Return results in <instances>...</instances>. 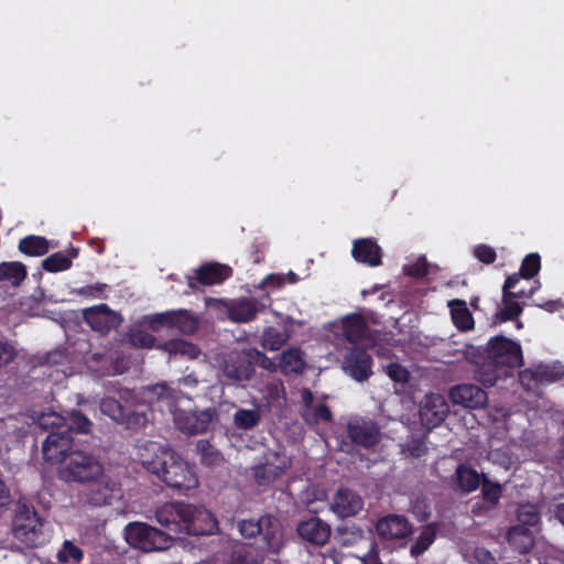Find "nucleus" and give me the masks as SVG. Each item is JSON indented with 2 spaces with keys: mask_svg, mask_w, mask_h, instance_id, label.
I'll use <instances>...</instances> for the list:
<instances>
[{
  "mask_svg": "<svg viewBox=\"0 0 564 564\" xmlns=\"http://www.w3.org/2000/svg\"><path fill=\"white\" fill-rule=\"evenodd\" d=\"M141 463L149 473L155 475L167 487L191 490L198 486L194 466L170 447L150 443L141 453Z\"/></svg>",
  "mask_w": 564,
  "mask_h": 564,
  "instance_id": "1",
  "label": "nucleus"
},
{
  "mask_svg": "<svg viewBox=\"0 0 564 564\" xmlns=\"http://www.w3.org/2000/svg\"><path fill=\"white\" fill-rule=\"evenodd\" d=\"M154 518L159 524L176 534L209 535L218 529L217 520L206 508L180 501L158 507Z\"/></svg>",
  "mask_w": 564,
  "mask_h": 564,
  "instance_id": "2",
  "label": "nucleus"
},
{
  "mask_svg": "<svg viewBox=\"0 0 564 564\" xmlns=\"http://www.w3.org/2000/svg\"><path fill=\"white\" fill-rule=\"evenodd\" d=\"M159 402H164L167 410L174 415L176 427L188 435H196L208 430L216 411L212 408L202 411H184L177 409V402L184 397L183 392L171 388L167 383H156L150 389Z\"/></svg>",
  "mask_w": 564,
  "mask_h": 564,
  "instance_id": "3",
  "label": "nucleus"
},
{
  "mask_svg": "<svg viewBox=\"0 0 564 564\" xmlns=\"http://www.w3.org/2000/svg\"><path fill=\"white\" fill-rule=\"evenodd\" d=\"M99 409L102 414L109 416L129 430H140L149 421V406L143 402L139 393L132 389L122 388L116 397H105L100 400Z\"/></svg>",
  "mask_w": 564,
  "mask_h": 564,
  "instance_id": "4",
  "label": "nucleus"
},
{
  "mask_svg": "<svg viewBox=\"0 0 564 564\" xmlns=\"http://www.w3.org/2000/svg\"><path fill=\"white\" fill-rule=\"evenodd\" d=\"M58 478L65 482L95 484L104 475V466L91 453L76 448L58 467Z\"/></svg>",
  "mask_w": 564,
  "mask_h": 564,
  "instance_id": "5",
  "label": "nucleus"
},
{
  "mask_svg": "<svg viewBox=\"0 0 564 564\" xmlns=\"http://www.w3.org/2000/svg\"><path fill=\"white\" fill-rule=\"evenodd\" d=\"M240 534L246 539L261 536V549L265 553L278 554L284 545L283 528L279 519L265 514L259 519H245L238 523Z\"/></svg>",
  "mask_w": 564,
  "mask_h": 564,
  "instance_id": "6",
  "label": "nucleus"
},
{
  "mask_svg": "<svg viewBox=\"0 0 564 564\" xmlns=\"http://www.w3.org/2000/svg\"><path fill=\"white\" fill-rule=\"evenodd\" d=\"M44 521L33 507L22 505L13 519V534L30 547H37L46 541L43 532Z\"/></svg>",
  "mask_w": 564,
  "mask_h": 564,
  "instance_id": "7",
  "label": "nucleus"
},
{
  "mask_svg": "<svg viewBox=\"0 0 564 564\" xmlns=\"http://www.w3.org/2000/svg\"><path fill=\"white\" fill-rule=\"evenodd\" d=\"M128 543L143 552L164 551L173 543L169 533L144 522H131L126 527Z\"/></svg>",
  "mask_w": 564,
  "mask_h": 564,
  "instance_id": "8",
  "label": "nucleus"
},
{
  "mask_svg": "<svg viewBox=\"0 0 564 564\" xmlns=\"http://www.w3.org/2000/svg\"><path fill=\"white\" fill-rule=\"evenodd\" d=\"M484 355L508 371L523 365L521 345L502 335L491 337L484 349Z\"/></svg>",
  "mask_w": 564,
  "mask_h": 564,
  "instance_id": "9",
  "label": "nucleus"
},
{
  "mask_svg": "<svg viewBox=\"0 0 564 564\" xmlns=\"http://www.w3.org/2000/svg\"><path fill=\"white\" fill-rule=\"evenodd\" d=\"M220 370L221 377L219 382L221 386H234L249 381L256 371L247 356V349L225 358Z\"/></svg>",
  "mask_w": 564,
  "mask_h": 564,
  "instance_id": "10",
  "label": "nucleus"
},
{
  "mask_svg": "<svg viewBox=\"0 0 564 564\" xmlns=\"http://www.w3.org/2000/svg\"><path fill=\"white\" fill-rule=\"evenodd\" d=\"M75 449L73 436L67 430L51 431L42 445L43 458L51 464H63L68 453Z\"/></svg>",
  "mask_w": 564,
  "mask_h": 564,
  "instance_id": "11",
  "label": "nucleus"
},
{
  "mask_svg": "<svg viewBox=\"0 0 564 564\" xmlns=\"http://www.w3.org/2000/svg\"><path fill=\"white\" fill-rule=\"evenodd\" d=\"M82 314L91 329L101 335H107L111 329L119 327L123 321L122 316L107 304L86 307L82 311Z\"/></svg>",
  "mask_w": 564,
  "mask_h": 564,
  "instance_id": "12",
  "label": "nucleus"
},
{
  "mask_svg": "<svg viewBox=\"0 0 564 564\" xmlns=\"http://www.w3.org/2000/svg\"><path fill=\"white\" fill-rule=\"evenodd\" d=\"M347 437L350 443L364 448L376 446L381 440L378 424L365 417H354L347 424Z\"/></svg>",
  "mask_w": 564,
  "mask_h": 564,
  "instance_id": "13",
  "label": "nucleus"
},
{
  "mask_svg": "<svg viewBox=\"0 0 564 564\" xmlns=\"http://www.w3.org/2000/svg\"><path fill=\"white\" fill-rule=\"evenodd\" d=\"M467 358L478 365L475 370V378L485 387H494L497 381L508 375V370L488 359L480 348L471 347L467 351Z\"/></svg>",
  "mask_w": 564,
  "mask_h": 564,
  "instance_id": "14",
  "label": "nucleus"
},
{
  "mask_svg": "<svg viewBox=\"0 0 564 564\" xmlns=\"http://www.w3.org/2000/svg\"><path fill=\"white\" fill-rule=\"evenodd\" d=\"M449 412L445 398L440 393L427 394L420 405V420L427 430L440 426Z\"/></svg>",
  "mask_w": 564,
  "mask_h": 564,
  "instance_id": "15",
  "label": "nucleus"
},
{
  "mask_svg": "<svg viewBox=\"0 0 564 564\" xmlns=\"http://www.w3.org/2000/svg\"><path fill=\"white\" fill-rule=\"evenodd\" d=\"M343 370L358 382L366 381L372 375V358L365 349L354 347L344 357Z\"/></svg>",
  "mask_w": 564,
  "mask_h": 564,
  "instance_id": "16",
  "label": "nucleus"
},
{
  "mask_svg": "<svg viewBox=\"0 0 564 564\" xmlns=\"http://www.w3.org/2000/svg\"><path fill=\"white\" fill-rule=\"evenodd\" d=\"M301 416L307 425L314 426L322 422H333V413L329 406L324 401L315 402V398L310 389L304 388L301 391Z\"/></svg>",
  "mask_w": 564,
  "mask_h": 564,
  "instance_id": "17",
  "label": "nucleus"
},
{
  "mask_svg": "<svg viewBox=\"0 0 564 564\" xmlns=\"http://www.w3.org/2000/svg\"><path fill=\"white\" fill-rule=\"evenodd\" d=\"M564 371L561 367L551 365H538L522 370L519 375L520 381L525 389L530 390L532 383L550 384L562 379Z\"/></svg>",
  "mask_w": 564,
  "mask_h": 564,
  "instance_id": "18",
  "label": "nucleus"
},
{
  "mask_svg": "<svg viewBox=\"0 0 564 564\" xmlns=\"http://www.w3.org/2000/svg\"><path fill=\"white\" fill-rule=\"evenodd\" d=\"M196 276H187L191 289H196V283L202 285L220 284L232 274V269L226 264L206 263L195 270Z\"/></svg>",
  "mask_w": 564,
  "mask_h": 564,
  "instance_id": "19",
  "label": "nucleus"
},
{
  "mask_svg": "<svg viewBox=\"0 0 564 564\" xmlns=\"http://www.w3.org/2000/svg\"><path fill=\"white\" fill-rule=\"evenodd\" d=\"M376 530L381 539L402 540L412 533V525L404 516L388 514L377 522Z\"/></svg>",
  "mask_w": 564,
  "mask_h": 564,
  "instance_id": "20",
  "label": "nucleus"
},
{
  "mask_svg": "<svg viewBox=\"0 0 564 564\" xmlns=\"http://www.w3.org/2000/svg\"><path fill=\"white\" fill-rule=\"evenodd\" d=\"M451 399L456 404L469 409H480L487 404V393L475 384H458L449 391Z\"/></svg>",
  "mask_w": 564,
  "mask_h": 564,
  "instance_id": "21",
  "label": "nucleus"
},
{
  "mask_svg": "<svg viewBox=\"0 0 564 564\" xmlns=\"http://www.w3.org/2000/svg\"><path fill=\"white\" fill-rule=\"evenodd\" d=\"M362 508L361 498L348 488L339 489L332 502V510L341 519L352 517Z\"/></svg>",
  "mask_w": 564,
  "mask_h": 564,
  "instance_id": "22",
  "label": "nucleus"
},
{
  "mask_svg": "<svg viewBox=\"0 0 564 564\" xmlns=\"http://www.w3.org/2000/svg\"><path fill=\"white\" fill-rule=\"evenodd\" d=\"M299 535L317 545H324L330 536V527L319 518L312 517L297 525Z\"/></svg>",
  "mask_w": 564,
  "mask_h": 564,
  "instance_id": "23",
  "label": "nucleus"
},
{
  "mask_svg": "<svg viewBox=\"0 0 564 564\" xmlns=\"http://www.w3.org/2000/svg\"><path fill=\"white\" fill-rule=\"evenodd\" d=\"M264 310V305L260 304L253 297H242L230 304L228 307V316L236 323H248L256 318L259 312Z\"/></svg>",
  "mask_w": 564,
  "mask_h": 564,
  "instance_id": "24",
  "label": "nucleus"
},
{
  "mask_svg": "<svg viewBox=\"0 0 564 564\" xmlns=\"http://www.w3.org/2000/svg\"><path fill=\"white\" fill-rule=\"evenodd\" d=\"M351 253L357 262L368 264L369 267L381 264V248L371 238L357 239L354 242Z\"/></svg>",
  "mask_w": 564,
  "mask_h": 564,
  "instance_id": "25",
  "label": "nucleus"
},
{
  "mask_svg": "<svg viewBox=\"0 0 564 564\" xmlns=\"http://www.w3.org/2000/svg\"><path fill=\"white\" fill-rule=\"evenodd\" d=\"M344 337L351 344H358L368 338L369 326L360 313H350L341 318Z\"/></svg>",
  "mask_w": 564,
  "mask_h": 564,
  "instance_id": "26",
  "label": "nucleus"
},
{
  "mask_svg": "<svg viewBox=\"0 0 564 564\" xmlns=\"http://www.w3.org/2000/svg\"><path fill=\"white\" fill-rule=\"evenodd\" d=\"M198 317L189 310H171L170 328L177 329L183 335H193L198 330Z\"/></svg>",
  "mask_w": 564,
  "mask_h": 564,
  "instance_id": "27",
  "label": "nucleus"
},
{
  "mask_svg": "<svg viewBox=\"0 0 564 564\" xmlns=\"http://www.w3.org/2000/svg\"><path fill=\"white\" fill-rule=\"evenodd\" d=\"M306 362L300 348L291 347L282 351L279 359V369L283 375L302 373Z\"/></svg>",
  "mask_w": 564,
  "mask_h": 564,
  "instance_id": "28",
  "label": "nucleus"
},
{
  "mask_svg": "<svg viewBox=\"0 0 564 564\" xmlns=\"http://www.w3.org/2000/svg\"><path fill=\"white\" fill-rule=\"evenodd\" d=\"M452 322L460 332L474 329L475 321L464 300L455 299L448 302Z\"/></svg>",
  "mask_w": 564,
  "mask_h": 564,
  "instance_id": "29",
  "label": "nucleus"
},
{
  "mask_svg": "<svg viewBox=\"0 0 564 564\" xmlns=\"http://www.w3.org/2000/svg\"><path fill=\"white\" fill-rule=\"evenodd\" d=\"M158 348L170 355H180L187 359H196L200 354V349L197 345L181 338L164 341L160 344Z\"/></svg>",
  "mask_w": 564,
  "mask_h": 564,
  "instance_id": "30",
  "label": "nucleus"
},
{
  "mask_svg": "<svg viewBox=\"0 0 564 564\" xmlns=\"http://www.w3.org/2000/svg\"><path fill=\"white\" fill-rule=\"evenodd\" d=\"M290 339V333L285 327L268 326L261 335V346L270 351L279 350Z\"/></svg>",
  "mask_w": 564,
  "mask_h": 564,
  "instance_id": "31",
  "label": "nucleus"
},
{
  "mask_svg": "<svg viewBox=\"0 0 564 564\" xmlns=\"http://www.w3.org/2000/svg\"><path fill=\"white\" fill-rule=\"evenodd\" d=\"M455 476L459 489L465 494L475 491L481 484V476L478 471L466 464L457 466Z\"/></svg>",
  "mask_w": 564,
  "mask_h": 564,
  "instance_id": "32",
  "label": "nucleus"
},
{
  "mask_svg": "<svg viewBox=\"0 0 564 564\" xmlns=\"http://www.w3.org/2000/svg\"><path fill=\"white\" fill-rule=\"evenodd\" d=\"M26 267L19 261L1 262L0 263V281L8 282L12 286H20L26 279Z\"/></svg>",
  "mask_w": 564,
  "mask_h": 564,
  "instance_id": "33",
  "label": "nucleus"
},
{
  "mask_svg": "<svg viewBox=\"0 0 564 564\" xmlns=\"http://www.w3.org/2000/svg\"><path fill=\"white\" fill-rule=\"evenodd\" d=\"M18 249L29 257H42L48 252L50 245L45 237L30 235L19 241Z\"/></svg>",
  "mask_w": 564,
  "mask_h": 564,
  "instance_id": "34",
  "label": "nucleus"
},
{
  "mask_svg": "<svg viewBox=\"0 0 564 564\" xmlns=\"http://www.w3.org/2000/svg\"><path fill=\"white\" fill-rule=\"evenodd\" d=\"M503 307L495 314V322L505 323L520 316L523 307L516 300L510 297L509 293H502Z\"/></svg>",
  "mask_w": 564,
  "mask_h": 564,
  "instance_id": "35",
  "label": "nucleus"
},
{
  "mask_svg": "<svg viewBox=\"0 0 564 564\" xmlns=\"http://www.w3.org/2000/svg\"><path fill=\"white\" fill-rule=\"evenodd\" d=\"M261 414L258 409H238L234 414V424L239 430H251L259 424Z\"/></svg>",
  "mask_w": 564,
  "mask_h": 564,
  "instance_id": "36",
  "label": "nucleus"
},
{
  "mask_svg": "<svg viewBox=\"0 0 564 564\" xmlns=\"http://www.w3.org/2000/svg\"><path fill=\"white\" fill-rule=\"evenodd\" d=\"M283 474V468L273 464H263L254 467V479L259 486L273 482Z\"/></svg>",
  "mask_w": 564,
  "mask_h": 564,
  "instance_id": "37",
  "label": "nucleus"
},
{
  "mask_svg": "<svg viewBox=\"0 0 564 564\" xmlns=\"http://www.w3.org/2000/svg\"><path fill=\"white\" fill-rule=\"evenodd\" d=\"M93 427V422L84 415L80 411L73 410L68 415V423L65 421L64 430L72 432L87 434Z\"/></svg>",
  "mask_w": 564,
  "mask_h": 564,
  "instance_id": "38",
  "label": "nucleus"
},
{
  "mask_svg": "<svg viewBox=\"0 0 564 564\" xmlns=\"http://www.w3.org/2000/svg\"><path fill=\"white\" fill-rule=\"evenodd\" d=\"M72 259L61 251L54 252L42 261V268L46 272H62L70 269Z\"/></svg>",
  "mask_w": 564,
  "mask_h": 564,
  "instance_id": "39",
  "label": "nucleus"
},
{
  "mask_svg": "<svg viewBox=\"0 0 564 564\" xmlns=\"http://www.w3.org/2000/svg\"><path fill=\"white\" fill-rule=\"evenodd\" d=\"M127 341L135 348L150 349L156 343L155 336L140 328H132L127 333Z\"/></svg>",
  "mask_w": 564,
  "mask_h": 564,
  "instance_id": "40",
  "label": "nucleus"
},
{
  "mask_svg": "<svg viewBox=\"0 0 564 564\" xmlns=\"http://www.w3.org/2000/svg\"><path fill=\"white\" fill-rule=\"evenodd\" d=\"M502 496V486L498 482L489 480L485 474L481 475V497L484 501L492 507L499 503Z\"/></svg>",
  "mask_w": 564,
  "mask_h": 564,
  "instance_id": "41",
  "label": "nucleus"
},
{
  "mask_svg": "<svg viewBox=\"0 0 564 564\" xmlns=\"http://www.w3.org/2000/svg\"><path fill=\"white\" fill-rule=\"evenodd\" d=\"M196 447L200 455L202 464L206 466L218 464L223 459L220 452L208 440H199Z\"/></svg>",
  "mask_w": 564,
  "mask_h": 564,
  "instance_id": "42",
  "label": "nucleus"
},
{
  "mask_svg": "<svg viewBox=\"0 0 564 564\" xmlns=\"http://www.w3.org/2000/svg\"><path fill=\"white\" fill-rule=\"evenodd\" d=\"M436 533L429 527L424 529L411 545L410 553L413 557L422 555L435 541Z\"/></svg>",
  "mask_w": 564,
  "mask_h": 564,
  "instance_id": "43",
  "label": "nucleus"
},
{
  "mask_svg": "<svg viewBox=\"0 0 564 564\" xmlns=\"http://www.w3.org/2000/svg\"><path fill=\"white\" fill-rule=\"evenodd\" d=\"M36 424L44 431H62L65 427V417L56 412L42 413Z\"/></svg>",
  "mask_w": 564,
  "mask_h": 564,
  "instance_id": "44",
  "label": "nucleus"
},
{
  "mask_svg": "<svg viewBox=\"0 0 564 564\" xmlns=\"http://www.w3.org/2000/svg\"><path fill=\"white\" fill-rule=\"evenodd\" d=\"M541 269V257L539 253L533 252L529 253L524 257L520 267V274L522 279H532L534 278Z\"/></svg>",
  "mask_w": 564,
  "mask_h": 564,
  "instance_id": "45",
  "label": "nucleus"
},
{
  "mask_svg": "<svg viewBox=\"0 0 564 564\" xmlns=\"http://www.w3.org/2000/svg\"><path fill=\"white\" fill-rule=\"evenodd\" d=\"M247 356L249 357L253 368L256 365H258L271 372L276 371L279 368V365L276 366V364L271 358H269L264 352L258 350L257 348H248Z\"/></svg>",
  "mask_w": 564,
  "mask_h": 564,
  "instance_id": "46",
  "label": "nucleus"
},
{
  "mask_svg": "<svg viewBox=\"0 0 564 564\" xmlns=\"http://www.w3.org/2000/svg\"><path fill=\"white\" fill-rule=\"evenodd\" d=\"M517 518L523 525L534 527L540 521V513L535 506L525 503L518 508Z\"/></svg>",
  "mask_w": 564,
  "mask_h": 564,
  "instance_id": "47",
  "label": "nucleus"
},
{
  "mask_svg": "<svg viewBox=\"0 0 564 564\" xmlns=\"http://www.w3.org/2000/svg\"><path fill=\"white\" fill-rule=\"evenodd\" d=\"M84 557V553L80 547L75 545L72 541H64L62 549L57 553L59 562L73 561L79 563Z\"/></svg>",
  "mask_w": 564,
  "mask_h": 564,
  "instance_id": "48",
  "label": "nucleus"
},
{
  "mask_svg": "<svg viewBox=\"0 0 564 564\" xmlns=\"http://www.w3.org/2000/svg\"><path fill=\"white\" fill-rule=\"evenodd\" d=\"M109 290V285L106 283L97 282L95 284L85 285L78 289H74L73 293L82 295L86 299H106V291Z\"/></svg>",
  "mask_w": 564,
  "mask_h": 564,
  "instance_id": "49",
  "label": "nucleus"
},
{
  "mask_svg": "<svg viewBox=\"0 0 564 564\" xmlns=\"http://www.w3.org/2000/svg\"><path fill=\"white\" fill-rule=\"evenodd\" d=\"M405 275L412 278H424L429 273V263L425 257L417 258L414 262L403 267Z\"/></svg>",
  "mask_w": 564,
  "mask_h": 564,
  "instance_id": "50",
  "label": "nucleus"
},
{
  "mask_svg": "<svg viewBox=\"0 0 564 564\" xmlns=\"http://www.w3.org/2000/svg\"><path fill=\"white\" fill-rule=\"evenodd\" d=\"M232 564H258V560L252 555V549L247 545H239L231 553Z\"/></svg>",
  "mask_w": 564,
  "mask_h": 564,
  "instance_id": "51",
  "label": "nucleus"
},
{
  "mask_svg": "<svg viewBox=\"0 0 564 564\" xmlns=\"http://www.w3.org/2000/svg\"><path fill=\"white\" fill-rule=\"evenodd\" d=\"M18 355V349L13 343L0 340V369L13 362Z\"/></svg>",
  "mask_w": 564,
  "mask_h": 564,
  "instance_id": "52",
  "label": "nucleus"
},
{
  "mask_svg": "<svg viewBox=\"0 0 564 564\" xmlns=\"http://www.w3.org/2000/svg\"><path fill=\"white\" fill-rule=\"evenodd\" d=\"M147 319H148V325L151 328V330L158 333L163 327L170 328L171 311H165V312L150 315L147 317Z\"/></svg>",
  "mask_w": 564,
  "mask_h": 564,
  "instance_id": "53",
  "label": "nucleus"
},
{
  "mask_svg": "<svg viewBox=\"0 0 564 564\" xmlns=\"http://www.w3.org/2000/svg\"><path fill=\"white\" fill-rule=\"evenodd\" d=\"M474 256L484 264H491L497 259V252L496 250L485 243H480L475 247L474 249Z\"/></svg>",
  "mask_w": 564,
  "mask_h": 564,
  "instance_id": "54",
  "label": "nucleus"
},
{
  "mask_svg": "<svg viewBox=\"0 0 564 564\" xmlns=\"http://www.w3.org/2000/svg\"><path fill=\"white\" fill-rule=\"evenodd\" d=\"M388 376L395 382H406L409 380V371L399 364H390L387 367Z\"/></svg>",
  "mask_w": 564,
  "mask_h": 564,
  "instance_id": "55",
  "label": "nucleus"
},
{
  "mask_svg": "<svg viewBox=\"0 0 564 564\" xmlns=\"http://www.w3.org/2000/svg\"><path fill=\"white\" fill-rule=\"evenodd\" d=\"M409 453L412 457L420 458L426 454L427 447L422 438H414L408 445Z\"/></svg>",
  "mask_w": 564,
  "mask_h": 564,
  "instance_id": "56",
  "label": "nucleus"
},
{
  "mask_svg": "<svg viewBox=\"0 0 564 564\" xmlns=\"http://www.w3.org/2000/svg\"><path fill=\"white\" fill-rule=\"evenodd\" d=\"M263 286H271V288H281L285 284V278L281 274H269L267 275L262 283Z\"/></svg>",
  "mask_w": 564,
  "mask_h": 564,
  "instance_id": "57",
  "label": "nucleus"
},
{
  "mask_svg": "<svg viewBox=\"0 0 564 564\" xmlns=\"http://www.w3.org/2000/svg\"><path fill=\"white\" fill-rule=\"evenodd\" d=\"M521 278L520 272L508 275L502 288V293H509L511 290H516Z\"/></svg>",
  "mask_w": 564,
  "mask_h": 564,
  "instance_id": "58",
  "label": "nucleus"
},
{
  "mask_svg": "<svg viewBox=\"0 0 564 564\" xmlns=\"http://www.w3.org/2000/svg\"><path fill=\"white\" fill-rule=\"evenodd\" d=\"M10 501V490L4 481L0 478V506H6Z\"/></svg>",
  "mask_w": 564,
  "mask_h": 564,
  "instance_id": "59",
  "label": "nucleus"
},
{
  "mask_svg": "<svg viewBox=\"0 0 564 564\" xmlns=\"http://www.w3.org/2000/svg\"><path fill=\"white\" fill-rule=\"evenodd\" d=\"M178 382L183 386L195 388L197 387L199 380L194 373H189L187 376H184L183 378L178 379Z\"/></svg>",
  "mask_w": 564,
  "mask_h": 564,
  "instance_id": "60",
  "label": "nucleus"
},
{
  "mask_svg": "<svg viewBox=\"0 0 564 564\" xmlns=\"http://www.w3.org/2000/svg\"><path fill=\"white\" fill-rule=\"evenodd\" d=\"M542 307L550 312V313H553L555 311H558L560 308H563L564 307V304L560 301V300H556V301H547L545 302Z\"/></svg>",
  "mask_w": 564,
  "mask_h": 564,
  "instance_id": "61",
  "label": "nucleus"
},
{
  "mask_svg": "<svg viewBox=\"0 0 564 564\" xmlns=\"http://www.w3.org/2000/svg\"><path fill=\"white\" fill-rule=\"evenodd\" d=\"M533 291H534L533 289H531V290H530V291H528V292H527V291H524L523 289H521V290H513V291L511 290V291L509 292V295H510V297H512L513 300H517V299H523V297H529V296H531V295L533 294Z\"/></svg>",
  "mask_w": 564,
  "mask_h": 564,
  "instance_id": "62",
  "label": "nucleus"
},
{
  "mask_svg": "<svg viewBox=\"0 0 564 564\" xmlns=\"http://www.w3.org/2000/svg\"><path fill=\"white\" fill-rule=\"evenodd\" d=\"M554 516L560 521V523L564 527V502L558 503L555 507Z\"/></svg>",
  "mask_w": 564,
  "mask_h": 564,
  "instance_id": "63",
  "label": "nucleus"
},
{
  "mask_svg": "<svg viewBox=\"0 0 564 564\" xmlns=\"http://www.w3.org/2000/svg\"><path fill=\"white\" fill-rule=\"evenodd\" d=\"M108 489L105 488V492L104 494H100L99 497H94L91 498L93 502L95 505H102V503H107L108 502V499H109V495L107 494Z\"/></svg>",
  "mask_w": 564,
  "mask_h": 564,
  "instance_id": "64",
  "label": "nucleus"
}]
</instances>
